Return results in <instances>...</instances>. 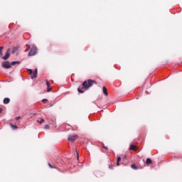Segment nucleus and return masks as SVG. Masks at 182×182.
<instances>
[{
    "instance_id": "a878e982",
    "label": "nucleus",
    "mask_w": 182,
    "mask_h": 182,
    "mask_svg": "<svg viewBox=\"0 0 182 182\" xmlns=\"http://www.w3.org/2000/svg\"><path fill=\"white\" fill-rule=\"evenodd\" d=\"M104 149H106V150H107V146H104Z\"/></svg>"
},
{
    "instance_id": "9d476101",
    "label": "nucleus",
    "mask_w": 182,
    "mask_h": 182,
    "mask_svg": "<svg viewBox=\"0 0 182 182\" xmlns=\"http://www.w3.org/2000/svg\"><path fill=\"white\" fill-rule=\"evenodd\" d=\"M9 102H11V100H9V98H4V105H8V103H9Z\"/></svg>"
},
{
    "instance_id": "423d86ee",
    "label": "nucleus",
    "mask_w": 182,
    "mask_h": 182,
    "mask_svg": "<svg viewBox=\"0 0 182 182\" xmlns=\"http://www.w3.org/2000/svg\"><path fill=\"white\" fill-rule=\"evenodd\" d=\"M9 51H6L5 55H4V56L2 57V59H3L4 60H6L9 59Z\"/></svg>"
},
{
    "instance_id": "4468645a",
    "label": "nucleus",
    "mask_w": 182,
    "mask_h": 182,
    "mask_svg": "<svg viewBox=\"0 0 182 182\" xmlns=\"http://www.w3.org/2000/svg\"><path fill=\"white\" fill-rule=\"evenodd\" d=\"M135 149H136V145H133V144L130 145V148H129L130 150H135Z\"/></svg>"
},
{
    "instance_id": "7ed1b4c3",
    "label": "nucleus",
    "mask_w": 182,
    "mask_h": 182,
    "mask_svg": "<svg viewBox=\"0 0 182 182\" xmlns=\"http://www.w3.org/2000/svg\"><path fill=\"white\" fill-rule=\"evenodd\" d=\"M28 46V49H30V51L28 52V56H35L38 53V48L36 46H35L33 44H31Z\"/></svg>"
},
{
    "instance_id": "6e6552de",
    "label": "nucleus",
    "mask_w": 182,
    "mask_h": 182,
    "mask_svg": "<svg viewBox=\"0 0 182 182\" xmlns=\"http://www.w3.org/2000/svg\"><path fill=\"white\" fill-rule=\"evenodd\" d=\"M151 163H153V161H151V159H150V158L146 159V164L147 166H149V164H151Z\"/></svg>"
},
{
    "instance_id": "6ab92c4d",
    "label": "nucleus",
    "mask_w": 182,
    "mask_h": 182,
    "mask_svg": "<svg viewBox=\"0 0 182 182\" xmlns=\"http://www.w3.org/2000/svg\"><path fill=\"white\" fill-rule=\"evenodd\" d=\"M42 102L43 103H46V102H48V99H43Z\"/></svg>"
},
{
    "instance_id": "b1692460",
    "label": "nucleus",
    "mask_w": 182,
    "mask_h": 182,
    "mask_svg": "<svg viewBox=\"0 0 182 182\" xmlns=\"http://www.w3.org/2000/svg\"><path fill=\"white\" fill-rule=\"evenodd\" d=\"M109 168H113V166H112L111 165L109 166Z\"/></svg>"
},
{
    "instance_id": "f257e3e1",
    "label": "nucleus",
    "mask_w": 182,
    "mask_h": 182,
    "mask_svg": "<svg viewBox=\"0 0 182 182\" xmlns=\"http://www.w3.org/2000/svg\"><path fill=\"white\" fill-rule=\"evenodd\" d=\"M93 83L96 84V81L93 80H88L84 81L82 82V85H80L77 88V92L79 93H83L85 92L83 89L87 90L89 89V87H92L93 86Z\"/></svg>"
},
{
    "instance_id": "20e7f679",
    "label": "nucleus",
    "mask_w": 182,
    "mask_h": 182,
    "mask_svg": "<svg viewBox=\"0 0 182 182\" xmlns=\"http://www.w3.org/2000/svg\"><path fill=\"white\" fill-rule=\"evenodd\" d=\"M77 139V135H70L68 136V141H75Z\"/></svg>"
},
{
    "instance_id": "393cba45",
    "label": "nucleus",
    "mask_w": 182,
    "mask_h": 182,
    "mask_svg": "<svg viewBox=\"0 0 182 182\" xmlns=\"http://www.w3.org/2000/svg\"><path fill=\"white\" fill-rule=\"evenodd\" d=\"M0 113H2V108H0Z\"/></svg>"
},
{
    "instance_id": "dca6fc26",
    "label": "nucleus",
    "mask_w": 182,
    "mask_h": 182,
    "mask_svg": "<svg viewBox=\"0 0 182 182\" xmlns=\"http://www.w3.org/2000/svg\"><path fill=\"white\" fill-rule=\"evenodd\" d=\"M37 122H38V123H40V124H42V123H44L45 119H41V121L38 120Z\"/></svg>"
},
{
    "instance_id": "1a4fd4ad",
    "label": "nucleus",
    "mask_w": 182,
    "mask_h": 182,
    "mask_svg": "<svg viewBox=\"0 0 182 182\" xmlns=\"http://www.w3.org/2000/svg\"><path fill=\"white\" fill-rule=\"evenodd\" d=\"M102 90H103V93H104V95H105V96H107V95H109V94L107 93V88H106V87L104 86L103 88H102Z\"/></svg>"
},
{
    "instance_id": "f03ea898",
    "label": "nucleus",
    "mask_w": 182,
    "mask_h": 182,
    "mask_svg": "<svg viewBox=\"0 0 182 182\" xmlns=\"http://www.w3.org/2000/svg\"><path fill=\"white\" fill-rule=\"evenodd\" d=\"M20 63L21 62L19 61H13L11 63L9 61H3L1 63V66L4 69H11V66H15V65H19Z\"/></svg>"
},
{
    "instance_id": "39448f33",
    "label": "nucleus",
    "mask_w": 182,
    "mask_h": 182,
    "mask_svg": "<svg viewBox=\"0 0 182 182\" xmlns=\"http://www.w3.org/2000/svg\"><path fill=\"white\" fill-rule=\"evenodd\" d=\"M31 75V79L36 78V76H38V70H36L34 72H33V73Z\"/></svg>"
},
{
    "instance_id": "4be33fe9",
    "label": "nucleus",
    "mask_w": 182,
    "mask_h": 182,
    "mask_svg": "<svg viewBox=\"0 0 182 182\" xmlns=\"http://www.w3.org/2000/svg\"><path fill=\"white\" fill-rule=\"evenodd\" d=\"M19 119H21V117H17L16 118V120H19Z\"/></svg>"
},
{
    "instance_id": "0eeeda50",
    "label": "nucleus",
    "mask_w": 182,
    "mask_h": 182,
    "mask_svg": "<svg viewBox=\"0 0 182 182\" xmlns=\"http://www.w3.org/2000/svg\"><path fill=\"white\" fill-rule=\"evenodd\" d=\"M46 85H47V92H50V90H52V88L50 87V83H49V81H48V80H46Z\"/></svg>"
},
{
    "instance_id": "ddd939ff",
    "label": "nucleus",
    "mask_w": 182,
    "mask_h": 182,
    "mask_svg": "<svg viewBox=\"0 0 182 182\" xmlns=\"http://www.w3.org/2000/svg\"><path fill=\"white\" fill-rule=\"evenodd\" d=\"M16 52H18V47H14L13 48L12 53H16Z\"/></svg>"
},
{
    "instance_id": "aec40b11",
    "label": "nucleus",
    "mask_w": 182,
    "mask_h": 182,
    "mask_svg": "<svg viewBox=\"0 0 182 182\" xmlns=\"http://www.w3.org/2000/svg\"><path fill=\"white\" fill-rule=\"evenodd\" d=\"M28 72H29V74H30V75H32V73H33V70L29 69V70H28Z\"/></svg>"
},
{
    "instance_id": "412c9836",
    "label": "nucleus",
    "mask_w": 182,
    "mask_h": 182,
    "mask_svg": "<svg viewBox=\"0 0 182 182\" xmlns=\"http://www.w3.org/2000/svg\"><path fill=\"white\" fill-rule=\"evenodd\" d=\"M48 166L50 168H53V166H52L50 164L48 163Z\"/></svg>"
},
{
    "instance_id": "9b49d317",
    "label": "nucleus",
    "mask_w": 182,
    "mask_h": 182,
    "mask_svg": "<svg viewBox=\"0 0 182 182\" xmlns=\"http://www.w3.org/2000/svg\"><path fill=\"white\" fill-rule=\"evenodd\" d=\"M10 126H11L12 130H16V129H18V126H16V125H14L12 124H10Z\"/></svg>"
},
{
    "instance_id": "f8f14e48",
    "label": "nucleus",
    "mask_w": 182,
    "mask_h": 182,
    "mask_svg": "<svg viewBox=\"0 0 182 182\" xmlns=\"http://www.w3.org/2000/svg\"><path fill=\"white\" fill-rule=\"evenodd\" d=\"M122 160V158L120 156L117 157V166H120L119 162Z\"/></svg>"
},
{
    "instance_id": "f3484780",
    "label": "nucleus",
    "mask_w": 182,
    "mask_h": 182,
    "mask_svg": "<svg viewBox=\"0 0 182 182\" xmlns=\"http://www.w3.org/2000/svg\"><path fill=\"white\" fill-rule=\"evenodd\" d=\"M4 49V47H0V56H2V50Z\"/></svg>"
},
{
    "instance_id": "a211bd4d",
    "label": "nucleus",
    "mask_w": 182,
    "mask_h": 182,
    "mask_svg": "<svg viewBox=\"0 0 182 182\" xmlns=\"http://www.w3.org/2000/svg\"><path fill=\"white\" fill-rule=\"evenodd\" d=\"M44 129L48 130V129H49V124H46L45 127H44Z\"/></svg>"
},
{
    "instance_id": "2eb2a0df",
    "label": "nucleus",
    "mask_w": 182,
    "mask_h": 182,
    "mask_svg": "<svg viewBox=\"0 0 182 182\" xmlns=\"http://www.w3.org/2000/svg\"><path fill=\"white\" fill-rule=\"evenodd\" d=\"M131 168H133V170H137V166H136V164H133L131 166Z\"/></svg>"
},
{
    "instance_id": "5701e85b",
    "label": "nucleus",
    "mask_w": 182,
    "mask_h": 182,
    "mask_svg": "<svg viewBox=\"0 0 182 182\" xmlns=\"http://www.w3.org/2000/svg\"><path fill=\"white\" fill-rule=\"evenodd\" d=\"M77 160H79V154L77 153Z\"/></svg>"
}]
</instances>
